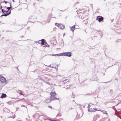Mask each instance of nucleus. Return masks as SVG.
<instances>
[{"instance_id":"nucleus-1","label":"nucleus","mask_w":121,"mask_h":121,"mask_svg":"<svg viewBox=\"0 0 121 121\" xmlns=\"http://www.w3.org/2000/svg\"><path fill=\"white\" fill-rule=\"evenodd\" d=\"M50 95L51 96L50 98L53 99V100L58 99L56 98V94L55 92H51Z\"/></svg>"},{"instance_id":"nucleus-2","label":"nucleus","mask_w":121,"mask_h":121,"mask_svg":"<svg viewBox=\"0 0 121 121\" xmlns=\"http://www.w3.org/2000/svg\"><path fill=\"white\" fill-rule=\"evenodd\" d=\"M55 24L56 26H57L61 29H63L65 28V26L62 24L56 23H55Z\"/></svg>"},{"instance_id":"nucleus-3","label":"nucleus","mask_w":121,"mask_h":121,"mask_svg":"<svg viewBox=\"0 0 121 121\" xmlns=\"http://www.w3.org/2000/svg\"><path fill=\"white\" fill-rule=\"evenodd\" d=\"M104 19V18L100 16H98L97 17L96 20L99 22L102 21Z\"/></svg>"},{"instance_id":"nucleus-4","label":"nucleus","mask_w":121,"mask_h":121,"mask_svg":"<svg viewBox=\"0 0 121 121\" xmlns=\"http://www.w3.org/2000/svg\"><path fill=\"white\" fill-rule=\"evenodd\" d=\"M6 79L3 76L0 77V82H6Z\"/></svg>"},{"instance_id":"nucleus-5","label":"nucleus","mask_w":121,"mask_h":121,"mask_svg":"<svg viewBox=\"0 0 121 121\" xmlns=\"http://www.w3.org/2000/svg\"><path fill=\"white\" fill-rule=\"evenodd\" d=\"M88 110L90 112H93L97 111V109L95 108H88Z\"/></svg>"},{"instance_id":"nucleus-6","label":"nucleus","mask_w":121,"mask_h":121,"mask_svg":"<svg viewBox=\"0 0 121 121\" xmlns=\"http://www.w3.org/2000/svg\"><path fill=\"white\" fill-rule=\"evenodd\" d=\"M75 25H74L73 26L70 27V30H71L73 32L75 28Z\"/></svg>"},{"instance_id":"nucleus-7","label":"nucleus","mask_w":121,"mask_h":121,"mask_svg":"<svg viewBox=\"0 0 121 121\" xmlns=\"http://www.w3.org/2000/svg\"><path fill=\"white\" fill-rule=\"evenodd\" d=\"M53 100V99H52L50 98V99H46V102L47 103H50L51 101Z\"/></svg>"},{"instance_id":"nucleus-8","label":"nucleus","mask_w":121,"mask_h":121,"mask_svg":"<svg viewBox=\"0 0 121 121\" xmlns=\"http://www.w3.org/2000/svg\"><path fill=\"white\" fill-rule=\"evenodd\" d=\"M66 53L67 52L63 53V54H56V55L58 56H60L62 55L64 56H67V55H66Z\"/></svg>"},{"instance_id":"nucleus-9","label":"nucleus","mask_w":121,"mask_h":121,"mask_svg":"<svg viewBox=\"0 0 121 121\" xmlns=\"http://www.w3.org/2000/svg\"><path fill=\"white\" fill-rule=\"evenodd\" d=\"M41 43L42 45L44 44L45 42H46L45 40L44 39H42L41 40Z\"/></svg>"},{"instance_id":"nucleus-10","label":"nucleus","mask_w":121,"mask_h":121,"mask_svg":"<svg viewBox=\"0 0 121 121\" xmlns=\"http://www.w3.org/2000/svg\"><path fill=\"white\" fill-rule=\"evenodd\" d=\"M7 96V95L5 94L2 93V95L0 97V98H3L6 97Z\"/></svg>"},{"instance_id":"nucleus-11","label":"nucleus","mask_w":121,"mask_h":121,"mask_svg":"<svg viewBox=\"0 0 121 121\" xmlns=\"http://www.w3.org/2000/svg\"><path fill=\"white\" fill-rule=\"evenodd\" d=\"M71 53L70 52H67L66 53L67 56L70 57L71 56Z\"/></svg>"},{"instance_id":"nucleus-12","label":"nucleus","mask_w":121,"mask_h":121,"mask_svg":"<svg viewBox=\"0 0 121 121\" xmlns=\"http://www.w3.org/2000/svg\"><path fill=\"white\" fill-rule=\"evenodd\" d=\"M48 46V44L46 42H45L44 44H43V46L45 47H47Z\"/></svg>"},{"instance_id":"nucleus-13","label":"nucleus","mask_w":121,"mask_h":121,"mask_svg":"<svg viewBox=\"0 0 121 121\" xmlns=\"http://www.w3.org/2000/svg\"><path fill=\"white\" fill-rule=\"evenodd\" d=\"M2 12L4 13H6L8 12V11H5V10H4L2 9Z\"/></svg>"},{"instance_id":"nucleus-14","label":"nucleus","mask_w":121,"mask_h":121,"mask_svg":"<svg viewBox=\"0 0 121 121\" xmlns=\"http://www.w3.org/2000/svg\"><path fill=\"white\" fill-rule=\"evenodd\" d=\"M8 15V13H6V14H5L3 15H2V16H7Z\"/></svg>"},{"instance_id":"nucleus-15","label":"nucleus","mask_w":121,"mask_h":121,"mask_svg":"<svg viewBox=\"0 0 121 121\" xmlns=\"http://www.w3.org/2000/svg\"><path fill=\"white\" fill-rule=\"evenodd\" d=\"M11 7H9L7 8V9L8 10V11H9L11 9Z\"/></svg>"},{"instance_id":"nucleus-16","label":"nucleus","mask_w":121,"mask_h":121,"mask_svg":"<svg viewBox=\"0 0 121 121\" xmlns=\"http://www.w3.org/2000/svg\"><path fill=\"white\" fill-rule=\"evenodd\" d=\"M90 107H91V106H90V105H89H89H88V108H90Z\"/></svg>"},{"instance_id":"nucleus-17","label":"nucleus","mask_w":121,"mask_h":121,"mask_svg":"<svg viewBox=\"0 0 121 121\" xmlns=\"http://www.w3.org/2000/svg\"><path fill=\"white\" fill-rule=\"evenodd\" d=\"M48 107L51 108V109H52V107L51 106H48Z\"/></svg>"},{"instance_id":"nucleus-18","label":"nucleus","mask_w":121,"mask_h":121,"mask_svg":"<svg viewBox=\"0 0 121 121\" xmlns=\"http://www.w3.org/2000/svg\"><path fill=\"white\" fill-rule=\"evenodd\" d=\"M19 94H20V95H24L21 92H20L19 93Z\"/></svg>"},{"instance_id":"nucleus-19","label":"nucleus","mask_w":121,"mask_h":121,"mask_svg":"<svg viewBox=\"0 0 121 121\" xmlns=\"http://www.w3.org/2000/svg\"><path fill=\"white\" fill-rule=\"evenodd\" d=\"M11 13V11H10L9 12V13H8V15H9V14H10Z\"/></svg>"},{"instance_id":"nucleus-20","label":"nucleus","mask_w":121,"mask_h":121,"mask_svg":"<svg viewBox=\"0 0 121 121\" xmlns=\"http://www.w3.org/2000/svg\"><path fill=\"white\" fill-rule=\"evenodd\" d=\"M104 113H105V114H107V112H106V111H105V112Z\"/></svg>"},{"instance_id":"nucleus-21","label":"nucleus","mask_w":121,"mask_h":121,"mask_svg":"<svg viewBox=\"0 0 121 121\" xmlns=\"http://www.w3.org/2000/svg\"><path fill=\"white\" fill-rule=\"evenodd\" d=\"M2 8V6H0V9Z\"/></svg>"},{"instance_id":"nucleus-22","label":"nucleus","mask_w":121,"mask_h":121,"mask_svg":"<svg viewBox=\"0 0 121 121\" xmlns=\"http://www.w3.org/2000/svg\"><path fill=\"white\" fill-rule=\"evenodd\" d=\"M4 2H5L6 4L7 3V2L6 1H4Z\"/></svg>"},{"instance_id":"nucleus-23","label":"nucleus","mask_w":121,"mask_h":121,"mask_svg":"<svg viewBox=\"0 0 121 121\" xmlns=\"http://www.w3.org/2000/svg\"><path fill=\"white\" fill-rule=\"evenodd\" d=\"M13 0V2H15V1H14V0Z\"/></svg>"},{"instance_id":"nucleus-24","label":"nucleus","mask_w":121,"mask_h":121,"mask_svg":"<svg viewBox=\"0 0 121 121\" xmlns=\"http://www.w3.org/2000/svg\"><path fill=\"white\" fill-rule=\"evenodd\" d=\"M66 80H68V81H69V80H68V79H66Z\"/></svg>"}]
</instances>
